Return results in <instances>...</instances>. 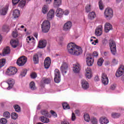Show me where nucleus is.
<instances>
[{
    "instance_id": "37998d69",
    "label": "nucleus",
    "mask_w": 124,
    "mask_h": 124,
    "mask_svg": "<svg viewBox=\"0 0 124 124\" xmlns=\"http://www.w3.org/2000/svg\"><path fill=\"white\" fill-rule=\"evenodd\" d=\"M42 82L44 84H50L51 83V79L49 78H43Z\"/></svg>"
},
{
    "instance_id": "c9c22d12",
    "label": "nucleus",
    "mask_w": 124,
    "mask_h": 124,
    "mask_svg": "<svg viewBox=\"0 0 124 124\" xmlns=\"http://www.w3.org/2000/svg\"><path fill=\"white\" fill-rule=\"evenodd\" d=\"M121 116V114L117 112H112L111 113L112 118H114V119H117V118H119Z\"/></svg>"
},
{
    "instance_id": "6ab92c4d",
    "label": "nucleus",
    "mask_w": 124,
    "mask_h": 124,
    "mask_svg": "<svg viewBox=\"0 0 124 124\" xmlns=\"http://www.w3.org/2000/svg\"><path fill=\"white\" fill-rule=\"evenodd\" d=\"M26 42L30 45H34L35 44V40H34V38L31 36H28L26 38Z\"/></svg>"
},
{
    "instance_id": "412c9836",
    "label": "nucleus",
    "mask_w": 124,
    "mask_h": 124,
    "mask_svg": "<svg viewBox=\"0 0 124 124\" xmlns=\"http://www.w3.org/2000/svg\"><path fill=\"white\" fill-rule=\"evenodd\" d=\"M56 16L59 18H62L63 15V11L61 8H58L56 11Z\"/></svg>"
},
{
    "instance_id": "f257e3e1",
    "label": "nucleus",
    "mask_w": 124,
    "mask_h": 124,
    "mask_svg": "<svg viewBox=\"0 0 124 124\" xmlns=\"http://www.w3.org/2000/svg\"><path fill=\"white\" fill-rule=\"evenodd\" d=\"M67 49L68 53L72 56H79L83 53L82 48L73 42H70L68 44Z\"/></svg>"
},
{
    "instance_id": "6e6552de",
    "label": "nucleus",
    "mask_w": 124,
    "mask_h": 124,
    "mask_svg": "<svg viewBox=\"0 0 124 124\" xmlns=\"http://www.w3.org/2000/svg\"><path fill=\"white\" fill-rule=\"evenodd\" d=\"M72 27V22L67 21L63 26V31H69Z\"/></svg>"
},
{
    "instance_id": "3c124183",
    "label": "nucleus",
    "mask_w": 124,
    "mask_h": 124,
    "mask_svg": "<svg viewBox=\"0 0 124 124\" xmlns=\"http://www.w3.org/2000/svg\"><path fill=\"white\" fill-rule=\"evenodd\" d=\"M118 60H116V59L114 58L113 59H112V61H111V63L112 64H114V65H116V64H118Z\"/></svg>"
},
{
    "instance_id": "13d9d810",
    "label": "nucleus",
    "mask_w": 124,
    "mask_h": 124,
    "mask_svg": "<svg viewBox=\"0 0 124 124\" xmlns=\"http://www.w3.org/2000/svg\"><path fill=\"white\" fill-rule=\"evenodd\" d=\"M69 10H66L64 12H63V14L65 15V16H67L69 14Z\"/></svg>"
},
{
    "instance_id": "79ce46f5",
    "label": "nucleus",
    "mask_w": 124,
    "mask_h": 124,
    "mask_svg": "<svg viewBox=\"0 0 124 124\" xmlns=\"http://www.w3.org/2000/svg\"><path fill=\"white\" fill-rule=\"evenodd\" d=\"M91 123L92 124H98V121L95 117H92L91 118Z\"/></svg>"
},
{
    "instance_id": "ea45409f",
    "label": "nucleus",
    "mask_w": 124,
    "mask_h": 124,
    "mask_svg": "<svg viewBox=\"0 0 124 124\" xmlns=\"http://www.w3.org/2000/svg\"><path fill=\"white\" fill-rule=\"evenodd\" d=\"M33 61L34 63L35 64L38 63V62H39L38 55H34L33 57Z\"/></svg>"
},
{
    "instance_id": "09e8293b",
    "label": "nucleus",
    "mask_w": 124,
    "mask_h": 124,
    "mask_svg": "<svg viewBox=\"0 0 124 124\" xmlns=\"http://www.w3.org/2000/svg\"><path fill=\"white\" fill-rule=\"evenodd\" d=\"M0 123L1 124H7V120L5 118H1L0 119Z\"/></svg>"
},
{
    "instance_id": "c03bdc74",
    "label": "nucleus",
    "mask_w": 124,
    "mask_h": 124,
    "mask_svg": "<svg viewBox=\"0 0 124 124\" xmlns=\"http://www.w3.org/2000/svg\"><path fill=\"white\" fill-rule=\"evenodd\" d=\"M11 118L13 120H16L18 118V114L15 112H13L11 114Z\"/></svg>"
},
{
    "instance_id": "dca6fc26",
    "label": "nucleus",
    "mask_w": 124,
    "mask_h": 124,
    "mask_svg": "<svg viewBox=\"0 0 124 124\" xmlns=\"http://www.w3.org/2000/svg\"><path fill=\"white\" fill-rule=\"evenodd\" d=\"M81 85L83 90H88L90 88V84L86 80L82 79L81 81Z\"/></svg>"
},
{
    "instance_id": "7ed1b4c3",
    "label": "nucleus",
    "mask_w": 124,
    "mask_h": 124,
    "mask_svg": "<svg viewBox=\"0 0 124 124\" xmlns=\"http://www.w3.org/2000/svg\"><path fill=\"white\" fill-rule=\"evenodd\" d=\"M113 12L111 8H107L105 10L104 17L107 20H111L113 18Z\"/></svg>"
},
{
    "instance_id": "0e129e2a",
    "label": "nucleus",
    "mask_w": 124,
    "mask_h": 124,
    "mask_svg": "<svg viewBox=\"0 0 124 124\" xmlns=\"http://www.w3.org/2000/svg\"><path fill=\"white\" fill-rule=\"evenodd\" d=\"M53 0H45V1L48 4H50L52 2Z\"/></svg>"
},
{
    "instance_id": "8fccbe9b",
    "label": "nucleus",
    "mask_w": 124,
    "mask_h": 124,
    "mask_svg": "<svg viewBox=\"0 0 124 124\" xmlns=\"http://www.w3.org/2000/svg\"><path fill=\"white\" fill-rule=\"evenodd\" d=\"M41 113L42 115H44V116H46L47 117H48V114H49L48 111L46 110H42Z\"/></svg>"
},
{
    "instance_id": "9b49d317",
    "label": "nucleus",
    "mask_w": 124,
    "mask_h": 124,
    "mask_svg": "<svg viewBox=\"0 0 124 124\" xmlns=\"http://www.w3.org/2000/svg\"><path fill=\"white\" fill-rule=\"evenodd\" d=\"M55 17V10L51 9L46 15V19L49 21L52 20Z\"/></svg>"
},
{
    "instance_id": "69168bd1",
    "label": "nucleus",
    "mask_w": 124,
    "mask_h": 124,
    "mask_svg": "<svg viewBox=\"0 0 124 124\" xmlns=\"http://www.w3.org/2000/svg\"><path fill=\"white\" fill-rule=\"evenodd\" d=\"M86 72H92V71L91 70V68L87 67L86 69Z\"/></svg>"
},
{
    "instance_id": "4be33fe9",
    "label": "nucleus",
    "mask_w": 124,
    "mask_h": 124,
    "mask_svg": "<svg viewBox=\"0 0 124 124\" xmlns=\"http://www.w3.org/2000/svg\"><path fill=\"white\" fill-rule=\"evenodd\" d=\"M94 62V59L92 57H87L86 58V62L88 66H92Z\"/></svg>"
},
{
    "instance_id": "e2e57ef3",
    "label": "nucleus",
    "mask_w": 124,
    "mask_h": 124,
    "mask_svg": "<svg viewBox=\"0 0 124 124\" xmlns=\"http://www.w3.org/2000/svg\"><path fill=\"white\" fill-rule=\"evenodd\" d=\"M98 43V40H95L94 42L91 43L93 45H96V43Z\"/></svg>"
},
{
    "instance_id": "9d476101",
    "label": "nucleus",
    "mask_w": 124,
    "mask_h": 124,
    "mask_svg": "<svg viewBox=\"0 0 124 124\" xmlns=\"http://www.w3.org/2000/svg\"><path fill=\"white\" fill-rule=\"evenodd\" d=\"M124 66L123 65L120 66L119 69L117 70L115 75L116 77H121L124 75Z\"/></svg>"
},
{
    "instance_id": "f8f14e48",
    "label": "nucleus",
    "mask_w": 124,
    "mask_h": 124,
    "mask_svg": "<svg viewBox=\"0 0 124 124\" xmlns=\"http://www.w3.org/2000/svg\"><path fill=\"white\" fill-rule=\"evenodd\" d=\"M103 30V27H102V25L97 26L95 31V35H97V36H100V35L102 34Z\"/></svg>"
},
{
    "instance_id": "cd10ccee",
    "label": "nucleus",
    "mask_w": 124,
    "mask_h": 124,
    "mask_svg": "<svg viewBox=\"0 0 124 124\" xmlns=\"http://www.w3.org/2000/svg\"><path fill=\"white\" fill-rule=\"evenodd\" d=\"M10 53V48L7 46L5 47L3 51V56H6Z\"/></svg>"
},
{
    "instance_id": "5701e85b",
    "label": "nucleus",
    "mask_w": 124,
    "mask_h": 124,
    "mask_svg": "<svg viewBox=\"0 0 124 124\" xmlns=\"http://www.w3.org/2000/svg\"><path fill=\"white\" fill-rule=\"evenodd\" d=\"M8 4H7L6 6L3 7L0 11L1 15H6L7 12L8 11Z\"/></svg>"
},
{
    "instance_id": "393cba45",
    "label": "nucleus",
    "mask_w": 124,
    "mask_h": 124,
    "mask_svg": "<svg viewBox=\"0 0 124 124\" xmlns=\"http://www.w3.org/2000/svg\"><path fill=\"white\" fill-rule=\"evenodd\" d=\"M48 11H49V7L48 5H44L42 8V12L43 14H47Z\"/></svg>"
},
{
    "instance_id": "2eb2a0df",
    "label": "nucleus",
    "mask_w": 124,
    "mask_h": 124,
    "mask_svg": "<svg viewBox=\"0 0 124 124\" xmlns=\"http://www.w3.org/2000/svg\"><path fill=\"white\" fill-rule=\"evenodd\" d=\"M44 65L45 68L46 69H48L50 66L51 65V59L49 57H46L44 61Z\"/></svg>"
},
{
    "instance_id": "49530a36",
    "label": "nucleus",
    "mask_w": 124,
    "mask_h": 124,
    "mask_svg": "<svg viewBox=\"0 0 124 124\" xmlns=\"http://www.w3.org/2000/svg\"><path fill=\"white\" fill-rule=\"evenodd\" d=\"M99 7L100 10H103L104 8V6L103 5V3L102 2V0H100L99 1Z\"/></svg>"
},
{
    "instance_id": "f704fd0d",
    "label": "nucleus",
    "mask_w": 124,
    "mask_h": 124,
    "mask_svg": "<svg viewBox=\"0 0 124 124\" xmlns=\"http://www.w3.org/2000/svg\"><path fill=\"white\" fill-rule=\"evenodd\" d=\"M6 62V60H5V59H2L0 60V69L2 67V66H4Z\"/></svg>"
},
{
    "instance_id": "423d86ee",
    "label": "nucleus",
    "mask_w": 124,
    "mask_h": 124,
    "mask_svg": "<svg viewBox=\"0 0 124 124\" xmlns=\"http://www.w3.org/2000/svg\"><path fill=\"white\" fill-rule=\"evenodd\" d=\"M54 82L57 83L61 82V73L58 69L54 71Z\"/></svg>"
},
{
    "instance_id": "a19ab883",
    "label": "nucleus",
    "mask_w": 124,
    "mask_h": 124,
    "mask_svg": "<svg viewBox=\"0 0 124 124\" xmlns=\"http://www.w3.org/2000/svg\"><path fill=\"white\" fill-rule=\"evenodd\" d=\"M63 109L64 110H67L68 109H70V107H69V105L66 103H64L62 104Z\"/></svg>"
},
{
    "instance_id": "58836bf2",
    "label": "nucleus",
    "mask_w": 124,
    "mask_h": 124,
    "mask_svg": "<svg viewBox=\"0 0 124 124\" xmlns=\"http://www.w3.org/2000/svg\"><path fill=\"white\" fill-rule=\"evenodd\" d=\"M84 120L86 122H90L91 121V118L90 117V115L87 113L85 114L84 115Z\"/></svg>"
},
{
    "instance_id": "aec40b11",
    "label": "nucleus",
    "mask_w": 124,
    "mask_h": 124,
    "mask_svg": "<svg viewBox=\"0 0 124 124\" xmlns=\"http://www.w3.org/2000/svg\"><path fill=\"white\" fill-rule=\"evenodd\" d=\"M112 29H113V26H112V25H111V24L108 22H107L105 24V32H109V31H111Z\"/></svg>"
},
{
    "instance_id": "6e6d98bb",
    "label": "nucleus",
    "mask_w": 124,
    "mask_h": 124,
    "mask_svg": "<svg viewBox=\"0 0 124 124\" xmlns=\"http://www.w3.org/2000/svg\"><path fill=\"white\" fill-rule=\"evenodd\" d=\"M50 112L54 118H57V117H58L57 113H56L54 111H51Z\"/></svg>"
},
{
    "instance_id": "864d4df0",
    "label": "nucleus",
    "mask_w": 124,
    "mask_h": 124,
    "mask_svg": "<svg viewBox=\"0 0 124 124\" xmlns=\"http://www.w3.org/2000/svg\"><path fill=\"white\" fill-rule=\"evenodd\" d=\"M86 11L87 13H89V12H90V11H91V5H88L86 7Z\"/></svg>"
},
{
    "instance_id": "4468645a",
    "label": "nucleus",
    "mask_w": 124,
    "mask_h": 124,
    "mask_svg": "<svg viewBox=\"0 0 124 124\" xmlns=\"http://www.w3.org/2000/svg\"><path fill=\"white\" fill-rule=\"evenodd\" d=\"M47 46V41L45 40H40L39 41V44L38 45V48L40 49H43Z\"/></svg>"
},
{
    "instance_id": "bf43d9fd",
    "label": "nucleus",
    "mask_w": 124,
    "mask_h": 124,
    "mask_svg": "<svg viewBox=\"0 0 124 124\" xmlns=\"http://www.w3.org/2000/svg\"><path fill=\"white\" fill-rule=\"evenodd\" d=\"M20 0H13V3L15 5L16 4H17V3H18V2Z\"/></svg>"
},
{
    "instance_id": "20e7f679",
    "label": "nucleus",
    "mask_w": 124,
    "mask_h": 124,
    "mask_svg": "<svg viewBox=\"0 0 124 124\" xmlns=\"http://www.w3.org/2000/svg\"><path fill=\"white\" fill-rule=\"evenodd\" d=\"M27 61L28 59L27 57L25 56H21L17 59L16 61V64L17 65H18V66H23V65L26 64Z\"/></svg>"
},
{
    "instance_id": "680f3d73",
    "label": "nucleus",
    "mask_w": 124,
    "mask_h": 124,
    "mask_svg": "<svg viewBox=\"0 0 124 124\" xmlns=\"http://www.w3.org/2000/svg\"><path fill=\"white\" fill-rule=\"evenodd\" d=\"M61 124H70L69 122H68L66 120H63V121L62 122Z\"/></svg>"
},
{
    "instance_id": "4c0bfd02",
    "label": "nucleus",
    "mask_w": 124,
    "mask_h": 124,
    "mask_svg": "<svg viewBox=\"0 0 124 124\" xmlns=\"http://www.w3.org/2000/svg\"><path fill=\"white\" fill-rule=\"evenodd\" d=\"M85 77L87 79H91V78L93 77V74H92V72H86Z\"/></svg>"
},
{
    "instance_id": "052dcab7",
    "label": "nucleus",
    "mask_w": 124,
    "mask_h": 124,
    "mask_svg": "<svg viewBox=\"0 0 124 124\" xmlns=\"http://www.w3.org/2000/svg\"><path fill=\"white\" fill-rule=\"evenodd\" d=\"M93 57H97L98 56V53L96 51H94L93 53Z\"/></svg>"
},
{
    "instance_id": "f3484780",
    "label": "nucleus",
    "mask_w": 124,
    "mask_h": 124,
    "mask_svg": "<svg viewBox=\"0 0 124 124\" xmlns=\"http://www.w3.org/2000/svg\"><path fill=\"white\" fill-rule=\"evenodd\" d=\"M7 83L8 84L9 86L7 87V90H10V89H12L14 84H15V80L12 78H9L7 81Z\"/></svg>"
},
{
    "instance_id": "603ef678",
    "label": "nucleus",
    "mask_w": 124,
    "mask_h": 124,
    "mask_svg": "<svg viewBox=\"0 0 124 124\" xmlns=\"http://www.w3.org/2000/svg\"><path fill=\"white\" fill-rule=\"evenodd\" d=\"M31 76L32 79H35V78L37 77V75L35 73H32L31 75Z\"/></svg>"
},
{
    "instance_id": "7c9ffc66",
    "label": "nucleus",
    "mask_w": 124,
    "mask_h": 124,
    "mask_svg": "<svg viewBox=\"0 0 124 124\" xmlns=\"http://www.w3.org/2000/svg\"><path fill=\"white\" fill-rule=\"evenodd\" d=\"M26 0H22L20 1L18 4V7L20 8H23L26 6Z\"/></svg>"
},
{
    "instance_id": "4d7b16f0",
    "label": "nucleus",
    "mask_w": 124,
    "mask_h": 124,
    "mask_svg": "<svg viewBox=\"0 0 124 124\" xmlns=\"http://www.w3.org/2000/svg\"><path fill=\"white\" fill-rule=\"evenodd\" d=\"M12 34L13 37H17L18 35V33L16 31H13Z\"/></svg>"
},
{
    "instance_id": "a211bd4d",
    "label": "nucleus",
    "mask_w": 124,
    "mask_h": 124,
    "mask_svg": "<svg viewBox=\"0 0 124 124\" xmlns=\"http://www.w3.org/2000/svg\"><path fill=\"white\" fill-rule=\"evenodd\" d=\"M81 69L80 64L77 63L73 64V71L74 73H79Z\"/></svg>"
},
{
    "instance_id": "b1692460",
    "label": "nucleus",
    "mask_w": 124,
    "mask_h": 124,
    "mask_svg": "<svg viewBox=\"0 0 124 124\" xmlns=\"http://www.w3.org/2000/svg\"><path fill=\"white\" fill-rule=\"evenodd\" d=\"M99 122L101 124H107L109 123V120L106 117H101L100 118Z\"/></svg>"
},
{
    "instance_id": "bb28decb",
    "label": "nucleus",
    "mask_w": 124,
    "mask_h": 124,
    "mask_svg": "<svg viewBox=\"0 0 124 124\" xmlns=\"http://www.w3.org/2000/svg\"><path fill=\"white\" fill-rule=\"evenodd\" d=\"M40 119L41 122H42V123H44V124H48V123H50V120L49 119L44 116L41 117Z\"/></svg>"
},
{
    "instance_id": "c756f323",
    "label": "nucleus",
    "mask_w": 124,
    "mask_h": 124,
    "mask_svg": "<svg viewBox=\"0 0 124 124\" xmlns=\"http://www.w3.org/2000/svg\"><path fill=\"white\" fill-rule=\"evenodd\" d=\"M60 5H62V0H54V7H59Z\"/></svg>"
},
{
    "instance_id": "de8ad7c7",
    "label": "nucleus",
    "mask_w": 124,
    "mask_h": 124,
    "mask_svg": "<svg viewBox=\"0 0 124 124\" xmlns=\"http://www.w3.org/2000/svg\"><path fill=\"white\" fill-rule=\"evenodd\" d=\"M103 62H104L103 59L100 58L99 59L97 62V65L98 66H101V65H102V63H103Z\"/></svg>"
},
{
    "instance_id": "2f4dec72",
    "label": "nucleus",
    "mask_w": 124,
    "mask_h": 124,
    "mask_svg": "<svg viewBox=\"0 0 124 124\" xmlns=\"http://www.w3.org/2000/svg\"><path fill=\"white\" fill-rule=\"evenodd\" d=\"M30 88L31 91H34L36 90V86H35V83L33 81H31L30 84Z\"/></svg>"
},
{
    "instance_id": "39448f33",
    "label": "nucleus",
    "mask_w": 124,
    "mask_h": 124,
    "mask_svg": "<svg viewBox=\"0 0 124 124\" xmlns=\"http://www.w3.org/2000/svg\"><path fill=\"white\" fill-rule=\"evenodd\" d=\"M109 47L112 55H116L117 54V46L114 41H111L109 43Z\"/></svg>"
},
{
    "instance_id": "338daca9",
    "label": "nucleus",
    "mask_w": 124,
    "mask_h": 124,
    "mask_svg": "<svg viewBox=\"0 0 124 124\" xmlns=\"http://www.w3.org/2000/svg\"><path fill=\"white\" fill-rule=\"evenodd\" d=\"M111 90H115L116 89V85L113 84L110 87Z\"/></svg>"
},
{
    "instance_id": "c85d7f7f",
    "label": "nucleus",
    "mask_w": 124,
    "mask_h": 124,
    "mask_svg": "<svg viewBox=\"0 0 124 124\" xmlns=\"http://www.w3.org/2000/svg\"><path fill=\"white\" fill-rule=\"evenodd\" d=\"M13 16L14 18H18L20 16V11L17 9L15 10L13 12Z\"/></svg>"
},
{
    "instance_id": "a18cd8bd",
    "label": "nucleus",
    "mask_w": 124,
    "mask_h": 124,
    "mask_svg": "<svg viewBox=\"0 0 124 124\" xmlns=\"http://www.w3.org/2000/svg\"><path fill=\"white\" fill-rule=\"evenodd\" d=\"M27 71L26 69L23 70L20 73V77H25L26 74H27Z\"/></svg>"
},
{
    "instance_id": "72a5a7b5",
    "label": "nucleus",
    "mask_w": 124,
    "mask_h": 124,
    "mask_svg": "<svg viewBox=\"0 0 124 124\" xmlns=\"http://www.w3.org/2000/svg\"><path fill=\"white\" fill-rule=\"evenodd\" d=\"M14 108L16 112H17L18 113L21 112V107H20L19 105H15L14 106Z\"/></svg>"
},
{
    "instance_id": "0eeeda50",
    "label": "nucleus",
    "mask_w": 124,
    "mask_h": 124,
    "mask_svg": "<svg viewBox=\"0 0 124 124\" xmlns=\"http://www.w3.org/2000/svg\"><path fill=\"white\" fill-rule=\"evenodd\" d=\"M16 73H17V69L14 67H9L6 72V75H8V76L15 75Z\"/></svg>"
},
{
    "instance_id": "473e14b6",
    "label": "nucleus",
    "mask_w": 124,
    "mask_h": 124,
    "mask_svg": "<svg viewBox=\"0 0 124 124\" xmlns=\"http://www.w3.org/2000/svg\"><path fill=\"white\" fill-rule=\"evenodd\" d=\"M94 17H95V13L93 12H92L89 13L88 18L90 19V20H93V19H94Z\"/></svg>"
},
{
    "instance_id": "e433bc0d",
    "label": "nucleus",
    "mask_w": 124,
    "mask_h": 124,
    "mask_svg": "<svg viewBox=\"0 0 124 124\" xmlns=\"http://www.w3.org/2000/svg\"><path fill=\"white\" fill-rule=\"evenodd\" d=\"M3 117L6 119H9L10 118V113L8 111H5L3 114Z\"/></svg>"
},
{
    "instance_id": "1a4fd4ad",
    "label": "nucleus",
    "mask_w": 124,
    "mask_h": 124,
    "mask_svg": "<svg viewBox=\"0 0 124 124\" xmlns=\"http://www.w3.org/2000/svg\"><path fill=\"white\" fill-rule=\"evenodd\" d=\"M68 68V65L67 63L65 62H63L61 67V70L62 74H66L67 72V69Z\"/></svg>"
},
{
    "instance_id": "f03ea898",
    "label": "nucleus",
    "mask_w": 124,
    "mask_h": 124,
    "mask_svg": "<svg viewBox=\"0 0 124 124\" xmlns=\"http://www.w3.org/2000/svg\"><path fill=\"white\" fill-rule=\"evenodd\" d=\"M50 28H51V23L48 20H45L41 25L42 31L45 33L49 31Z\"/></svg>"
},
{
    "instance_id": "5fc2aeb1",
    "label": "nucleus",
    "mask_w": 124,
    "mask_h": 124,
    "mask_svg": "<svg viewBox=\"0 0 124 124\" xmlns=\"http://www.w3.org/2000/svg\"><path fill=\"white\" fill-rule=\"evenodd\" d=\"M71 120L73 121H74L75 120H76V116H75V114L74 113H72Z\"/></svg>"
},
{
    "instance_id": "a878e982",
    "label": "nucleus",
    "mask_w": 124,
    "mask_h": 124,
    "mask_svg": "<svg viewBox=\"0 0 124 124\" xmlns=\"http://www.w3.org/2000/svg\"><path fill=\"white\" fill-rule=\"evenodd\" d=\"M11 45L13 48H16L19 44V42L16 40H12L10 42Z\"/></svg>"
},
{
    "instance_id": "774afa93",
    "label": "nucleus",
    "mask_w": 124,
    "mask_h": 124,
    "mask_svg": "<svg viewBox=\"0 0 124 124\" xmlns=\"http://www.w3.org/2000/svg\"><path fill=\"white\" fill-rule=\"evenodd\" d=\"M95 81H99V78L98 77L96 76L94 78Z\"/></svg>"
},
{
    "instance_id": "ddd939ff",
    "label": "nucleus",
    "mask_w": 124,
    "mask_h": 124,
    "mask_svg": "<svg viewBox=\"0 0 124 124\" xmlns=\"http://www.w3.org/2000/svg\"><path fill=\"white\" fill-rule=\"evenodd\" d=\"M102 82L105 86L109 83V79L106 74L103 73L102 75Z\"/></svg>"
}]
</instances>
